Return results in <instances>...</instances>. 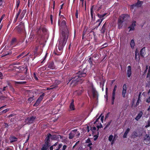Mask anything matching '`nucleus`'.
<instances>
[{
    "label": "nucleus",
    "instance_id": "nucleus-11",
    "mask_svg": "<svg viewBox=\"0 0 150 150\" xmlns=\"http://www.w3.org/2000/svg\"><path fill=\"white\" fill-rule=\"evenodd\" d=\"M136 22L134 21L132 22L131 24L129 26L128 28V29H129L128 30L129 32L134 30L136 26Z\"/></svg>",
    "mask_w": 150,
    "mask_h": 150
},
{
    "label": "nucleus",
    "instance_id": "nucleus-39",
    "mask_svg": "<svg viewBox=\"0 0 150 150\" xmlns=\"http://www.w3.org/2000/svg\"><path fill=\"white\" fill-rule=\"evenodd\" d=\"M67 147V146L66 145H64L63 146L62 148L60 150H65Z\"/></svg>",
    "mask_w": 150,
    "mask_h": 150
},
{
    "label": "nucleus",
    "instance_id": "nucleus-60",
    "mask_svg": "<svg viewBox=\"0 0 150 150\" xmlns=\"http://www.w3.org/2000/svg\"><path fill=\"white\" fill-rule=\"evenodd\" d=\"M80 2L82 3V4H83L84 0H80Z\"/></svg>",
    "mask_w": 150,
    "mask_h": 150
},
{
    "label": "nucleus",
    "instance_id": "nucleus-26",
    "mask_svg": "<svg viewBox=\"0 0 150 150\" xmlns=\"http://www.w3.org/2000/svg\"><path fill=\"white\" fill-rule=\"evenodd\" d=\"M21 10L19 9L18 12L16 14V15L15 17V21L17 20L18 17V16H19V15H20V13H21Z\"/></svg>",
    "mask_w": 150,
    "mask_h": 150
},
{
    "label": "nucleus",
    "instance_id": "nucleus-5",
    "mask_svg": "<svg viewBox=\"0 0 150 150\" xmlns=\"http://www.w3.org/2000/svg\"><path fill=\"white\" fill-rule=\"evenodd\" d=\"M53 135H52L50 134H49L46 137L45 141V144L44 145L43 147H45V148L47 149L48 147L50 145V139H53Z\"/></svg>",
    "mask_w": 150,
    "mask_h": 150
},
{
    "label": "nucleus",
    "instance_id": "nucleus-45",
    "mask_svg": "<svg viewBox=\"0 0 150 150\" xmlns=\"http://www.w3.org/2000/svg\"><path fill=\"white\" fill-rule=\"evenodd\" d=\"M92 145V143H89L88 145V146L90 147V149H91V145Z\"/></svg>",
    "mask_w": 150,
    "mask_h": 150
},
{
    "label": "nucleus",
    "instance_id": "nucleus-33",
    "mask_svg": "<svg viewBox=\"0 0 150 150\" xmlns=\"http://www.w3.org/2000/svg\"><path fill=\"white\" fill-rule=\"evenodd\" d=\"M8 110H9V109L8 108L6 109L5 110H4L1 112H0V114H1L2 113H5L6 112H7L8 111Z\"/></svg>",
    "mask_w": 150,
    "mask_h": 150
},
{
    "label": "nucleus",
    "instance_id": "nucleus-44",
    "mask_svg": "<svg viewBox=\"0 0 150 150\" xmlns=\"http://www.w3.org/2000/svg\"><path fill=\"white\" fill-rule=\"evenodd\" d=\"M108 88H106V91H105V93H106V95L105 96H105L107 97L108 96Z\"/></svg>",
    "mask_w": 150,
    "mask_h": 150
},
{
    "label": "nucleus",
    "instance_id": "nucleus-6",
    "mask_svg": "<svg viewBox=\"0 0 150 150\" xmlns=\"http://www.w3.org/2000/svg\"><path fill=\"white\" fill-rule=\"evenodd\" d=\"M80 133L77 131V129H74L72 130L69 134V139H72L74 136H76L77 137L79 136Z\"/></svg>",
    "mask_w": 150,
    "mask_h": 150
},
{
    "label": "nucleus",
    "instance_id": "nucleus-34",
    "mask_svg": "<svg viewBox=\"0 0 150 150\" xmlns=\"http://www.w3.org/2000/svg\"><path fill=\"white\" fill-rule=\"evenodd\" d=\"M20 3V1L19 0H18L16 2V9H17Z\"/></svg>",
    "mask_w": 150,
    "mask_h": 150
},
{
    "label": "nucleus",
    "instance_id": "nucleus-47",
    "mask_svg": "<svg viewBox=\"0 0 150 150\" xmlns=\"http://www.w3.org/2000/svg\"><path fill=\"white\" fill-rule=\"evenodd\" d=\"M62 144H59L58 146V149H60L62 147Z\"/></svg>",
    "mask_w": 150,
    "mask_h": 150
},
{
    "label": "nucleus",
    "instance_id": "nucleus-49",
    "mask_svg": "<svg viewBox=\"0 0 150 150\" xmlns=\"http://www.w3.org/2000/svg\"><path fill=\"white\" fill-rule=\"evenodd\" d=\"M145 138L149 139L150 137H149V135H146V136H145ZM146 139L145 138V139L144 140H146Z\"/></svg>",
    "mask_w": 150,
    "mask_h": 150
},
{
    "label": "nucleus",
    "instance_id": "nucleus-17",
    "mask_svg": "<svg viewBox=\"0 0 150 150\" xmlns=\"http://www.w3.org/2000/svg\"><path fill=\"white\" fill-rule=\"evenodd\" d=\"M53 140H60L63 138V137L60 135H53Z\"/></svg>",
    "mask_w": 150,
    "mask_h": 150
},
{
    "label": "nucleus",
    "instance_id": "nucleus-9",
    "mask_svg": "<svg viewBox=\"0 0 150 150\" xmlns=\"http://www.w3.org/2000/svg\"><path fill=\"white\" fill-rule=\"evenodd\" d=\"M147 70H148V73L147 74L146 78L147 79H150V66H149V67H148V66H146V69L143 72V74H145Z\"/></svg>",
    "mask_w": 150,
    "mask_h": 150
},
{
    "label": "nucleus",
    "instance_id": "nucleus-25",
    "mask_svg": "<svg viewBox=\"0 0 150 150\" xmlns=\"http://www.w3.org/2000/svg\"><path fill=\"white\" fill-rule=\"evenodd\" d=\"M135 58L136 60L137 61H139V55L138 52H137L136 51L135 52Z\"/></svg>",
    "mask_w": 150,
    "mask_h": 150
},
{
    "label": "nucleus",
    "instance_id": "nucleus-61",
    "mask_svg": "<svg viewBox=\"0 0 150 150\" xmlns=\"http://www.w3.org/2000/svg\"><path fill=\"white\" fill-rule=\"evenodd\" d=\"M2 76V73L0 72V77H1Z\"/></svg>",
    "mask_w": 150,
    "mask_h": 150
},
{
    "label": "nucleus",
    "instance_id": "nucleus-29",
    "mask_svg": "<svg viewBox=\"0 0 150 150\" xmlns=\"http://www.w3.org/2000/svg\"><path fill=\"white\" fill-rule=\"evenodd\" d=\"M17 139L15 137H12L10 139L11 142H13L17 141Z\"/></svg>",
    "mask_w": 150,
    "mask_h": 150
},
{
    "label": "nucleus",
    "instance_id": "nucleus-30",
    "mask_svg": "<svg viewBox=\"0 0 150 150\" xmlns=\"http://www.w3.org/2000/svg\"><path fill=\"white\" fill-rule=\"evenodd\" d=\"M138 136V134L136 132H134L132 134V137H135Z\"/></svg>",
    "mask_w": 150,
    "mask_h": 150
},
{
    "label": "nucleus",
    "instance_id": "nucleus-19",
    "mask_svg": "<svg viewBox=\"0 0 150 150\" xmlns=\"http://www.w3.org/2000/svg\"><path fill=\"white\" fill-rule=\"evenodd\" d=\"M127 89L126 85L125 84H124L123 86V90H122V96L123 97H125V94L126 93Z\"/></svg>",
    "mask_w": 150,
    "mask_h": 150
},
{
    "label": "nucleus",
    "instance_id": "nucleus-2",
    "mask_svg": "<svg viewBox=\"0 0 150 150\" xmlns=\"http://www.w3.org/2000/svg\"><path fill=\"white\" fill-rule=\"evenodd\" d=\"M86 73L79 71L78 73L76 74L74 77H73L70 80L69 82L71 83V86H73L75 85L78 82L81 83L82 81L83 80V77L86 76Z\"/></svg>",
    "mask_w": 150,
    "mask_h": 150
},
{
    "label": "nucleus",
    "instance_id": "nucleus-24",
    "mask_svg": "<svg viewBox=\"0 0 150 150\" xmlns=\"http://www.w3.org/2000/svg\"><path fill=\"white\" fill-rule=\"evenodd\" d=\"M129 130L130 129L129 128L127 129L123 136V137L124 138H126L127 137V134L129 131Z\"/></svg>",
    "mask_w": 150,
    "mask_h": 150
},
{
    "label": "nucleus",
    "instance_id": "nucleus-7",
    "mask_svg": "<svg viewBox=\"0 0 150 150\" xmlns=\"http://www.w3.org/2000/svg\"><path fill=\"white\" fill-rule=\"evenodd\" d=\"M24 24L21 23H20L19 25H18L16 28L18 32L19 33H24Z\"/></svg>",
    "mask_w": 150,
    "mask_h": 150
},
{
    "label": "nucleus",
    "instance_id": "nucleus-54",
    "mask_svg": "<svg viewBox=\"0 0 150 150\" xmlns=\"http://www.w3.org/2000/svg\"><path fill=\"white\" fill-rule=\"evenodd\" d=\"M3 2V0H0V6L2 4Z\"/></svg>",
    "mask_w": 150,
    "mask_h": 150
},
{
    "label": "nucleus",
    "instance_id": "nucleus-35",
    "mask_svg": "<svg viewBox=\"0 0 150 150\" xmlns=\"http://www.w3.org/2000/svg\"><path fill=\"white\" fill-rule=\"evenodd\" d=\"M46 69V68L45 67H43L39 68V69L40 71H42L45 70Z\"/></svg>",
    "mask_w": 150,
    "mask_h": 150
},
{
    "label": "nucleus",
    "instance_id": "nucleus-38",
    "mask_svg": "<svg viewBox=\"0 0 150 150\" xmlns=\"http://www.w3.org/2000/svg\"><path fill=\"white\" fill-rule=\"evenodd\" d=\"M5 15L4 14L2 16L1 18L0 19V24L1 23V21L2 20L3 18L5 17Z\"/></svg>",
    "mask_w": 150,
    "mask_h": 150
},
{
    "label": "nucleus",
    "instance_id": "nucleus-59",
    "mask_svg": "<svg viewBox=\"0 0 150 150\" xmlns=\"http://www.w3.org/2000/svg\"><path fill=\"white\" fill-rule=\"evenodd\" d=\"M102 84H103L102 83H101V82L100 83V87H102Z\"/></svg>",
    "mask_w": 150,
    "mask_h": 150
},
{
    "label": "nucleus",
    "instance_id": "nucleus-56",
    "mask_svg": "<svg viewBox=\"0 0 150 150\" xmlns=\"http://www.w3.org/2000/svg\"><path fill=\"white\" fill-rule=\"evenodd\" d=\"M50 150H53V146H51L50 148Z\"/></svg>",
    "mask_w": 150,
    "mask_h": 150
},
{
    "label": "nucleus",
    "instance_id": "nucleus-15",
    "mask_svg": "<svg viewBox=\"0 0 150 150\" xmlns=\"http://www.w3.org/2000/svg\"><path fill=\"white\" fill-rule=\"evenodd\" d=\"M132 74L131 68L130 66H128L127 67V74L128 77H130Z\"/></svg>",
    "mask_w": 150,
    "mask_h": 150
},
{
    "label": "nucleus",
    "instance_id": "nucleus-63",
    "mask_svg": "<svg viewBox=\"0 0 150 150\" xmlns=\"http://www.w3.org/2000/svg\"><path fill=\"white\" fill-rule=\"evenodd\" d=\"M63 6V4H62L61 6V8H60V9H62V8Z\"/></svg>",
    "mask_w": 150,
    "mask_h": 150
},
{
    "label": "nucleus",
    "instance_id": "nucleus-48",
    "mask_svg": "<svg viewBox=\"0 0 150 150\" xmlns=\"http://www.w3.org/2000/svg\"><path fill=\"white\" fill-rule=\"evenodd\" d=\"M50 20L51 23L52 24L53 23V19L52 18V15H51L50 16Z\"/></svg>",
    "mask_w": 150,
    "mask_h": 150
},
{
    "label": "nucleus",
    "instance_id": "nucleus-31",
    "mask_svg": "<svg viewBox=\"0 0 150 150\" xmlns=\"http://www.w3.org/2000/svg\"><path fill=\"white\" fill-rule=\"evenodd\" d=\"M34 98L33 96V97H30L28 99V101L29 103H30L34 100Z\"/></svg>",
    "mask_w": 150,
    "mask_h": 150
},
{
    "label": "nucleus",
    "instance_id": "nucleus-51",
    "mask_svg": "<svg viewBox=\"0 0 150 150\" xmlns=\"http://www.w3.org/2000/svg\"><path fill=\"white\" fill-rule=\"evenodd\" d=\"M103 118H104V116H102L101 117V120L102 122H103Z\"/></svg>",
    "mask_w": 150,
    "mask_h": 150
},
{
    "label": "nucleus",
    "instance_id": "nucleus-32",
    "mask_svg": "<svg viewBox=\"0 0 150 150\" xmlns=\"http://www.w3.org/2000/svg\"><path fill=\"white\" fill-rule=\"evenodd\" d=\"M26 82L24 81H15V84H21L25 83Z\"/></svg>",
    "mask_w": 150,
    "mask_h": 150
},
{
    "label": "nucleus",
    "instance_id": "nucleus-1",
    "mask_svg": "<svg viewBox=\"0 0 150 150\" xmlns=\"http://www.w3.org/2000/svg\"><path fill=\"white\" fill-rule=\"evenodd\" d=\"M58 25L60 30L62 31L61 35H60L58 45V49L60 51L63 49L66 44L68 37V31H64L67 29V28L66 23L63 16H59L58 22Z\"/></svg>",
    "mask_w": 150,
    "mask_h": 150
},
{
    "label": "nucleus",
    "instance_id": "nucleus-37",
    "mask_svg": "<svg viewBox=\"0 0 150 150\" xmlns=\"http://www.w3.org/2000/svg\"><path fill=\"white\" fill-rule=\"evenodd\" d=\"M140 101V97L139 96V98H138V100L137 101V102L136 103V105H138L139 104Z\"/></svg>",
    "mask_w": 150,
    "mask_h": 150
},
{
    "label": "nucleus",
    "instance_id": "nucleus-23",
    "mask_svg": "<svg viewBox=\"0 0 150 150\" xmlns=\"http://www.w3.org/2000/svg\"><path fill=\"white\" fill-rule=\"evenodd\" d=\"M142 111H140L138 114L137 115V116L136 117L135 119L137 120H138L139 119H140V118L142 117Z\"/></svg>",
    "mask_w": 150,
    "mask_h": 150
},
{
    "label": "nucleus",
    "instance_id": "nucleus-28",
    "mask_svg": "<svg viewBox=\"0 0 150 150\" xmlns=\"http://www.w3.org/2000/svg\"><path fill=\"white\" fill-rule=\"evenodd\" d=\"M105 23L103 25V26L102 28H101V33H104L105 31Z\"/></svg>",
    "mask_w": 150,
    "mask_h": 150
},
{
    "label": "nucleus",
    "instance_id": "nucleus-3",
    "mask_svg": "<svg viewBox=\"0 0 150 150\" xmlns=\"http://www.w3.org/2000/svg\"><path fill=\"white\" fill-rule=\"evenodd\" d=\"M129 16L127 14H123L121 15L118 21V25L119 28H121L123 26V23L127 20Z\"/></svg>",
    "mask_w": 150,
    "mask_h": 150
},
{
    "label": "nucleus",
    "instance_id": "nucleus-43",
    "mask_svg": "<svg viewBox=\"0 0 150 150\" xmlns=\"http://www.w3.org/2000/svg\"><path fill=\"white\" fill-rule=\"evenodd\" d=\"M42 32L44 33L46 32L47 31V29L45 28H42Z\"/></svg>",
    "mask_w": 150,
    "mask_h": 150
},
{
    "label": "nucleus",
    "instance_id": "nucleus-22",
    "mask_svg": "<svg viewBox=\"0 0 150 150\" xmlns=\"http://www.w3.org/2000/svg\"><path fill=\"white\" fill-rule=\"evenodd\" d=\"M74 103V100H72L69 107L70 109L71 110H74L75 109Z\"/></svg>",
    "mask_w": 150,
    "mask_h": 150
},
{
    "label": "nucleus",
    "instance_id": "nucleus-4",
    "mask_svg": "<svg viewBox=\"0 0 150 150\" xmlns=\"http://www.w3.org/2000/svg\"><path fill=\"white\" fill-rule=\"evenodd\" d=\"M88 93L90 97L92 96H93V97L97 96V92L92 84H91V87L89 88L88 91Z\"/></svg>",
    "mask_w": 150,
    "mask_h": 150
},
{
    "label": "nucleus",
    "instance_id": "nucleus-41",
    "mask_svg": "<svg viewBox=\"0 0 150 150\" xmlns=\"http://www.w3.org/2000/svg\"><path fill=\"white\" fill-rule=\"evenodd\" d=\"M79 141H78L77 142H76V143L75 145L73 146L72 149H74V148L76 146H77L78 144H79Z\"/></svg>",
    "mask_w": 150,
    "mask_h": 150
},
{
    "label": "nucleus",
    "instance_id": "nucleus-52",
    "mask_svg": "<svg viewBox=\"0 0 150 150\" xmlns=\"http://www.w3.org/2000/svg\"><path fill=\"white\" fill-rule=\"evenodd\" d=\"M25 12V11H23L22 13V14H21V16H22V14H23V15H22V17H23V16H24V13Z\"/></svg>",
    "mask_w": 150,
    "mask_h": 150
},
{
    "label": "nucleus",
    "instance_id": "nucleus-40",
    "mask_svg": "<svg viewBox=\"0 0 150 150\" xmlns=\"http://www.w3.org/2000/svg\"><path fill=\"white\" fill-rule=\"evenodd\" d=\"M102 115V114H101L100 116L98 117V118L96 120L95 122H94V124L98 122V120L99 119L100 117Z\"/></svg>",
    "mask_w": 150,
    "mask_h": 150
},
{
    "label": "nucleus",
    "instance_id": "nucleus-12",
    "mask_svg": "<svg viewBox=\"0 0 150 150\" xmlns=\"http://www.w3.org/2000/svg\"><path fill=\"white\" fill-rule=\"evenodd\" d=\"M117 88V86L116 85H115L114 86V88L113 89L112 93V104H113L114 103V100L115 99V92L116 91V89Z\"/></svg>",
    "mask_w": 150,
    "mask_h": 150
},
{
    "label": "nucleus",
    "instance_id": "nucleus-64",
    "mask_svg": "<svg viewBox=\"0 0 150 150\" xmlns=\"http://www.w3.org/2000/svg\"><path fill=\"white\" fill-rule=\"evenodd\" d=\"M39 48V47H36L35 48V50H37Z\"/></svg>",
    "mask_w": 150,
    "mask_h": 150
},
{
    "label": "nucleus",
    "instance_id": "nucleus-8",
    "mask_svg": "<svg viewBox=\"0 0 150 150\" xmlns=\"http://www.w3.org/2000/svg\"><path fill=\"white\" fill-rule=\"evenodd\" d=\"M45 94L43 93L42 95H40L39 98L37 100L36 103L34 104V106H37L38 105L40 102L42 100L45 96Z\"/></svg>",
    "mask_w": 150,
    "mask_h": 150
},
{
    "label": "nucleus",
    "instance_id": "nucleus-21",
    "mask_svg": "<svg viewBox=\"0 0 150 150\" xmlns=\"http://www.w3.org/2000/svg\"><path fill=\"white\" fill-rule=\"evenodd\" d=\"M143 1H137V3H136L135 5H133L131 6L132 8H133L134 6H137V7H140L143 4Z\"/></svg>",
    "mask_w": 150,
    "mask_h": 150
},
{
    "label": "nucleus",
    "instance_id": "nucleus-62",
    "mask_svg": "<svg viewBox=\"0 0 150 150\" xmlns=\"http://www.w3.org/2000/svg\"><path fill=\"white\" fill-rule=\"evenodd\" d=\"M147 110L148 111H150V105L149 107V108H148L147 109Z\"/></svg>",
    "mask_w": 150,
    "mask_h": 150
},
{
    "label": "nucleus",
    "instance_id": "nucleus-58",
    "mask_svg": "<svg viewBox=\"0 0 150 150\" xmlns=\"http://www.w3.org/2000/svg\"><path fill=\"white\" fill-rule=\"evenodd\" d=\"M106 13H104V14H102L103 18H104L103 17H104L106 15Z\"/></svg>",
    "mask_w": 150,
    "mask_h": 150
},
{
    "label": "nucleus",
    "instance_id": "nucleus-18",
    "mask_svg": "<svg viewBox=\"0 0 150 150\" xmlns=\"http://www.w3.org/2000/svg\"><path fill=\"white\" fill-rule=\"evenodd\" d=\"M48 67L50 69H55V67L53 62L49 63L48 64Z\"/></svg>",
    "mask_w": 150,
    "mask_h": 150
},
{
    "label": "nucleus",
    "instance_id": "nucleus-20",
    "mask_svg": "<svg viewBox=\"0 0 150 150\" xmlns=\"http://www.w3.org/2000/svg\"><path fill=\"white\" fill-rule=\"evenodd\" d=\"M140 55L144 57L146 54L145 47H144L141 49L140 52Z\"/></svg>",
    "mask_w": 150,
    "mask_h": 150
},
{
    "label": "nucleus",
    "instance_id": "nucleus-13",
    "mask_svg": "<svg viewBox=\"0 0 150 150\" xmlns=\"http://www.w3.org/2000/svg\"><path fill=\"white\" fill-rule=\"evenodd\" d=\"M83 92V89L81 88L79 89L76 90L74 92V94L76 95H80Z\"/></svg>",
    "mask_w": 150,
    "mask_h": 150
},
{
    "label": "nucleus",
    "instance_id": "nucleus-16",
    "mask_svg": "<svg viewBox=\"0 0 150 150\" xmlns=\"http://www.w3.org/2000/svg\"><path fill=\"white\" fill-rule=\"evenodd\" d=\"M108 140L110 142H111V145H113L115 141V137H113V135H110L108 137Z\"/></svg>",
    "mask_w": 150,
    "mask_h": 150
},
{
    "label": "nucleus",
    "instance_id": "nucleus-36",
    "mask_svg": "<svg viewBox=\"0 0 150 150\" xmlns=\"http://www.w3.org/2000/svg\"><path fill=\"white\" fill-rule=\"evenodd\" d=\"M90 12H91V16L92 17V19H93V10H92V7L91 8Z\"/></svg>",
    "mask_w": 150,
    "mask_h": 150
},
{
    "label": "nucleus",
    "instance_id": "nucleus-57",
    "mask_svg": "<svg viewBox=\"0 0 150 150\" xmlns=\"http://www.w3.org/2000/svg\"><path fill=\"white\" fill-rule=\"evenodd\" d=\"M5 106H2V107H0V110L3 109L4 108V107Z\"/></svg>",
    "mask_w": 150,
    "mask_h": 150
},
{
    "label": "nucleus",
    "instance_id": "nucleus-50",
    "mask_svg": "<svg viewBox=\"0 0 150 150\" xmlns=\"http://www.w3.org/2000/svg\"><path fill=\"white\" fill-rule=\"evenodd\" d=\"M82 147L80 146L78 147L77 150H82Z\"/></svg>",
    "mask_w": 150,
    "mask_h": 150
},
{
    "label": "nucleus",
    "instance_id": "nucleus-27",
    "mask_svg": "<svg viewBox=\"0 0 150 150\" xmlns=\"http://www.w3.org/2000/svg\"><path fill=\"white\" fill-rule=\"evenodd\" d=\"M130 45L132 49H134V42L133 39H132L131 40L130 43Z\"/></svg>",
    "mask_w": 150,
    "mask_h": 150
},
{
    "label": "nucleus",
    "instance_id": "nucleus-53",
    "mask_svg": "<svg viewBox=\"0 0 150 150\" xmlns=\"http://www.w3.org/2000/svg\"><path fill=\"white\" fill-rule=\"evenodd\" d=\"M76 16L77 18H78V11L77 10L76 12Z\"/></svg>",
    "mask_w": 150,
    "mask_h": 150
},
{
    "label": "nucleus",
    "instance_id": "nucleus-42",
    "mask_svg": "<svg viewBox=\"0 0 150 150\" xmlns=\"http://www.w3.org/2000/svg\"><path fill=\"white\" fill-rule=\"evenodd\" d=\"M146 102L148 103L150 102V96L146 100Z\"/></svg>",
    "mask_w": 150,
    "mask_h": 150
},
{
    "label": "nucleus",
    "instance_id": "nucleus-14",
    "mask_svg": "<svg viewBox=\"0 0 150 150\" xmlns=\"http://www.w3.org/2000/svg\"><path fill=\"white\" fill-rule=\"evenodd\" d=\"M98 16L99 17V18L101 19H99L97 21H96V23H97L98 22H99L98 25L97 27V28H98L99 26L100 25L102 21H103V20L104 19V18H103L102 15V14H98Z\"/></svg>",
    "mask_w": 150,
    "mask_h": 150
},
{
    "label": "nucleus",
    "instance_id": "nucleus-10",
    "mask_svg": "<svg viewBox=\"0 0 150 150\" xmlns=\"http://www.w3.org/2000/svg\"><path fill=\"white\" fill-rule=\"evenodd\" d=\"M35 117H32L27 118L25 120V123L26 124H30L32 123L35 119Z\"/></svg>",
    "mask_w": 150,
    "mask_h": 150
},
{
    "label": "nucleus",
    "instance_id": "nucleus-46",
    "mask_svg": "<svg viewBox=\"0 0 150 150\" xmlns=\"http://www.w3.org/2000/svg\"><path fill=\"white\" fill-rule=\"evenodd\" d=\"M16 41V39L15 38H13V39H12V41H11V43L12 44H13V43L15 42Z\"/></svg>",
    "mask_w": 150,
    "mask_h": 150
},
{
    "label": "nucleus",
    "instance_id": "nucleus-55",
    "mask_svg": "<svg viewBox=\"0 0 150 150\" xmlns=\"http://www.w3.org/2000/svg\"><path fill=\"white\" fill-rule=\"evenodd\" d=\"M47 149L45 148V147H43L41 150H47Z\"/></svg>",
    "mask_w": 150,
    "mask_h": 150
}]
</instances>
